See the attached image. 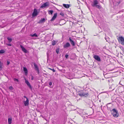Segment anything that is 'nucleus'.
<instances>
[{
    "label": "nucleus",
    "instance_id": "1",
    "mask_svg": "<svg viewBox=\"0 0 124 124\" xmlns=\"http://www.w3.org/2000/svg\"><path fill=\"white\" fill-rule=\"evenodd\" d=\"M112 114L113 116L115 117H117L118 115V111L115 109H113L112 110Z\"/></svg>",
    "mask_w": 124,
    "mask_h": 124
},
{
    "label": "nucleus",
    "instance_id": "2",
    "mask_svg": "<svg viewBox=\"0 0 124 124\" xmlns=\"http://www.w3.org/2000/svg\"><path fill=\"white\" fill-rule=\"evenodd\" d=\"M79 94L81 96H85L86 97L88 96V93H85L84 91H82L79 93Z\"/></svg>",
    "mask_w": 124,
    "mask_h": 124
},
{
    "label": "nucleus",
    "instance_id": "3",
    "mask_svg": "<svg viewBox=\"0 0 124 124\" xmlns=\"http://www.w3.org/2000/svg\"><path fill=\"white\" fill-rule=\"evenodd\" d=\"M39 12H38L36 9H34L33 12L32 14V16L33 17L36 16L38 15Z\"/></svg>",
    "mask_w": 124,
    "mask_h": 124
},
{
    "label": "nucleus",
    "instance_id": "4",
    "mask_svg": "<svg viewBox=\"0 0 124 124\" xmlns=\"http://www.w3.org/2000/svg\"><path fill=\"white\" fill-rule=\"evenodd\" d=\"M49 5V3L48 2H46L44 3L40 7V8H43L48 6Z\"/></svg>",
    "mask_w": 124,
    "mask_h": 124
},
{
    "label": "nucleus",
    "instance_id": "5",
    "mask_svg": "<svg viewBox=\"0 0 124 124\" xmlns=\"http://www.w3.org/2000/svg\"><path fill=\"white\" fill-rule=\"evenodd\" d=\"M25 79V83L29 87V88L31 89V90H32V88L31 85H30V83L28 80H27L26 79Z\"/></svg>",
    "mask_w": 124,
    "mask_h": 124
},
{
    "label": "nucleus",
    "instance_id": "6",
    "mask_svg": "<svg viewBox=\"0 0 124 124\" xmlns=\"http://www.w3.org/2000/svg\"><path fill=\"white\" fill-rule=\"evenodd\" d=\"M93 58L97 61L100 62L101 61L100 57L97 55H94L93 56Z\"/></svg>",
    "mask_w": 124,
    "mask_h": 124
},
{
    "label": "nucleus",
    "instance_id": "7",
    "mask_svg": "<svg viewBox=\"0 0 124 124\" xmlns=\"http://www.w3.org/2000/svg\"><path fill=\"white\" fill-rule=\"evenodd\" d=\"M98 3V1L97 0H94L93 1V3L92 4V6L93 7H95Z\"/></svg>",
    "mask_w": 124,
    "mask_h": 124
},
{
    "label": "nucleus",
    "instance_id": "8",
    "mask_svg": "<svg viewBox=\"0 0 124 124\" xmlns=\"http://www.w3.org/2000/svg\"><path fill=\"white\" fill-rule=\"evenodd\" d=\"M20 47L22 49V51L25 53H27V51L22 45H20Z\"/></svg>",
    "mask_w": 124,
    "mask_h": 124
},
{
    "label": "nucleus",
    "instance_id": "9",
    "mask_svg": "<svg viewBox=\"0 0 124 124\" xmlns=\"http://www.w3.org/2000/svg\"><path fill=\"white\" fill-rule=\"evenodd\" d=\"M124 38L122 36L119 37L118 40L120 42H121V44L122 43V42L123 41H124Z\"/></svg>",
    "mask_w": 124,
    "mask_h": 124
},
{
    "label": "nucleus",
    "instance_id": "10",
    "mask_svg": "<svg viewBox=\"0 0 124 124\" xmlns=\"http://www.w3.org/2000/svg\"><path fill=\"white\" fill-rule=\"evenodd\" d=\"M116 87V85H115L113 84H112L109 87V88L110 90H113Z\"/></svg>",
    "mask_w": 124,
    "mask_h": 124
},
{
    "label": "nucleus",
    "instance_id": "11",
    "mask_svg": "<svg viewBox=\"0 0 124 124\" xmlns=\"http://www.w3.org/2000/svg\"><path fill=\"white\" fill-rule=\"evenodd\" d=\"M24 104L25 106H28L29 104V101L28 98L25 101H24Z\"/></svg>",
    "mask_w": 124,
    "mask_h": 124
},
{
    "label": "nucleus",
    "instance_id": "12",
    "mask_svg": "<svg viewBox=\"0 0 124 124\" xmlns=\"http://www.w3.org/2000/svg\"><path fill=\"white\" fill-rule=\"evenodd\" d=\"M23 70L24 72L25 75H27L28 74V71L26 67H23Z\"/></svg>",
    "mask_w": 124,
    "mask_h": 124
},
{
    "label": "nucleus",
    "instance_id": "13",
    "mask_svg": "<svg viewBox=\"0 0 124 124\" xmlns=\"http://www.w3.org/2000/svg\"><path fill=\"white\" fill-rule=\"evenodd\" d=\"M34 65L35 70L37 71L38 73L39 74V70L37 66L35 63L34 64Z\"/></svg>",
    "mask_w": 124,
    "mask_h": 124
},
{
    "label": "nucleus",
    "instance_id": "14",
    "mask_svg": "<svg viewBox=\"0 0 124 124\" xmlns=\"http://www.w3.org/2000/svg\"><path fill=\"white\" fill-rule=\"evenodd\" d=\"M70 44L69 43L67 42L64 45L63 47L64 48H66L70 47Z\"/></svg>",
    "mask_w": 124,
    "mask_h": 124
},
{
    "label": "nucleus",
    "instance_id": "15",
    "mask_svg": "<svg viewBox=\"0 0 124 124\" xmlns=\"http://www.w3.org/2000/svg\"><path fill=\"white\" fill-rule=\"evenodd\" d=\"M57 16V13H54V15L53 16V17L52 19H51V21H53L54 20L55 18H56Z\"/></svg>",
    "mask_w": 124,
    "mask_h": 124
},
{
    "label": "nucleus",
    "instance_id": "16",
    "mask_svg": "<svg viewBox=\"0 0 124 124\" xmlns=\"http://www.w3.org/2000/svg\"><path fill=\"white\" fill-rule=\"evenodd\" d=\"M69 39L71 44L73 46L75 45V43L72 40L70 37L69 38Z\"/></svg>",
    "mask_w": 124,
    "mask_h": 124
},
{
    "label": "nucleus",
    "instance_id": "17",
    "mask_svg": "<svg viewBox=\"0 0 124 124\" xmlns=\"http://www.w3.org/2000/svg\"><path fill=\"white\" fill-rule=\"evenodd\" d=\"M63 5L65 8H68L70 7V5L68 4H63Z\"/></svg>",
    "mask_w": 124,
    "mask_h": 124
},
{
    "label": "nucleus",
    "instance_id": "18",
    "mask_svg": "<svg viewBox=\"0 0 124 124\" xmlns=\"http://www.w3.org/2000/svg\"><path fill=\"white\" fill-rule=\"evenodd\" d=\"M12 118H9L8 119V124H11L12 123Z\"/></svg>",
    "mask_w": 124,
    "mask_h": 124
},
{
    "label": "nucleus",
    "instance_id": "19",
    "mask_svg": "<svg viewBox=\"0 0 124 124\" xmlns=\"http://www.w3.org/2000/svg\"><path fill=\"white\" fill-rule=\"evenodd\" d=\"M45 18H43L41 19L40 20L39 22V23H42L43 22H44L45 21Z\"/></svg>",
    "mask_w": 124,
    "mask_h": 124
},
{
    "label": "nucleus",
    "instance_id": "20",
    "mask_svg": "<svg viewBox=\"0 0 124 124\" xmlns=\"http://www.w3.org/2000/svg\"><path fill=\"white\" fill-rule=\"evenodd\" d=\"M7 39L9 41V43L11 42L12 40V39L11 38L8 37H7Z\"/></svg>",
    "mask_w": 124,
    "mask_h": 124
},
{
    "label": "nucleus",
    "instance_id": "21",
    "mask_svg": "<svg viewBox=\"0 0 124 124\" xmlns=\"http://www.w3.org/2000/svg\"><path fill=\"white\" fill-rule=\"evenodd\" d=\"M31 36L32 37H37L38 36L37 34L36 33H34L33 34H31Z\"/></svg>",
    "mask_w": 124,
    "mask_h": 124
},
{
    "label": "nucleus",
    "instance_id": "22",
    "mask_svg": "<svg viewBox=\"0 0 124 124\" xmlns=\"http://www.w3.org/2000/svg\"><path fill=\"white\" fill-rule=\"evenodd\" d=\"M56 43V42L55 40H53L52 42V45L53 46Z\"/></svg>",
    "mask_w": 124,
    "mask_h": 124
},
{
    "label": "nucleus",
    "instance_id": "23",
    "mask_svg": "<svg viewBox=\"0 0 124 124\" xmlns=\"http://www.w3.org/2000/svg\"><path fill=\"white\" fill-rule=\"evenodd\" d=\"M5 51L3 50H0V54H3L5 53Z\"/></svg>",
    "mask_w": 124,
    "mask_h": 124
},
{
    "label": "nucleus",
    "instance_id": "24",
    "mask_svg": "<svg viewBox=\"0 0 124 124\" xmlns=\"http://www.w3.org/2000/svg\"><path fill=\"white\" fill-rule=\"evenodd\" d=\"M97 8L99 9H100L101 8V7L100 5H96L95 6Z\"/></svg>",
    "mask_w": 124,
    "mask_h": 124
},
{
    "label": "nucleus",
    "instance_id": "25",
    "mask_svg": "<svg viewBox=\"0 0 124 124\" xmlns=\"http://www.w3.org/2000/svg\"><path fill=\"white\" fill-rule=\"evenodd\" d=\"M59 48H57L56 50V53L57 54H58L59 52Z\"/></svg>",
    "mask_w": 124,
    "mask_h": 124
},
{
    "label": "nucleus",
    "instance_id": "26",
    "mask_svg": "<svg viewBox=\"0 0 124 124\" xmlns=\"http://www.w3.org/2000/svg\"><path fill=\"white\" fill-rule=\"evenodd\" d=\"M53 12V11L52 10H50L48 11V13L49 14H52Z\"/></svg>",
    "mask_w": 124,
    "mask_h": 124
},
{
    "label": "nucleus",
    "instance_id": "27",
    "mask_svg": "<svg viewBox=\"0 0 124 124\" xmlns=\"http://www.w3.org/2000/svg\"><path fill=\"white\" fill-rule=\"evenodd\" d=\"M49 69L52 70L54 72L55 71V70L54 69H52L49 68Z\"/></svg>",
    "mask_w": 124,
    "mask_h": 124
},
{
    "label": "nucleus",
    "instance_id": "28",
    "mask_svg": "<svg viewBox=\"0 0 124 124\" xmlns=\"http://www.w3.org/2000/svg\"><path fill=\"white\" fill-rule=\"evenodd\" d=\"M9 88L10 90H12V89H13V88L12 86H10L9 87Z\"/></svg>",
    "mask_w": 124,
    "mask_h": 124
},
{
    "label": "nucleus",
    "instance_id": "29",
    "mask_svg": "<svg viewBox=\"0 0 124 124\" xmlns=\"http://www.w3.org/2000/svg\"><path fill=\"white\" fill-rule=\"evenodd\" d=\"M80 29H81V31H82V30H83L82 29H84V30H85V28H84L83 27H80L79 28Z\"/></svg>",
    "mask_w": 124,
    "mask_h": 124
},
{
    "label": "nucleus",
    "instance_id": "30",
    "mask_svg": "<svg viewBox=\"0 0 124 124\" xmlns=\"http://www.w3.org/2000/svg\"><path fill=\"white\" fill-rule=\"evenodd\" d=\"M60 15H61L62 16H64V14L62 12H61L60 13Z\"/></svg>",
    "mask_w": 124,
    "mask_h": 124
},
{
    "label": "nucleus",
    "instance_id": "31",
    "mask_svg": "<svg viewBox=\"0 0 124 124\" xmlns=\"http://www.w3.org/2000/svg\"><path fill=\"white\" fill-rule=\"evenodd\" d=\"M14 81H17V82H18L19 81L18 79L16 78H15L14 79Z\"/></svg>",
    "mask_w": 124,
    "mask_h": 124
},
{
    "label": "nucleus",
    "instance_id": "32",
    "mask_svg": "<svg viewBox=\"0 0 124 124\" xmlns=\"http://www.w3.org/2000/svg\"><path fill=\"white\" fill-rule=\"evenodd\" d=\"M10 63L9 61H7V65H8Z\"/></svg>",
    "mask_w": 124,
    "mask_h": 124
},
{
    "label": "nucleus",
    "instance_id": "33",
    "mask_svg": "<svg viewBox=\"0 0 124 124\" xmlns=\"http://www.w3.org/2000/svg\"><path fill=\"white\" fill-rule=\"evenodd\" d=\"M68 56V54H66L65 55V56L66 58H67Z\"/></svg>",
    "mask_w": 124,
    "mask_h": 124
},
{
    "label": "nucleus",
    "instance_id": "34",
    "mask_svg": "<svg viewBox=\"0 0 124 124\" xmlns=\"http://www.w3.org/2000/svg\"><path fill=\"white\" fill-rule=\"evenodd\" d=\"M49 85H50V86H51L52 85V82H50L49 83Z\"/></svg>",
    "mask_w": 124,
    "mask_h": 124
},
{
    "label": "nucleus",
    "instance_id": "35",
    "mask_svg": "<svg viewBox=\"0 0 124 124\" xmlns=\"http://www.w3.org/2000/svg\"><path fill=\"white\" fill-rule=\"evenodd\" d=\"M8 46H11V44L10 43H8L6 44Z\"/></svg>",
    "mask_w": 124,
    "mask_h": 124
},
{
    "label": "nucleus",
    "instance_id": "36",
    "mask_svg": "<svg viewBox=\"0 0 124 124\" xmlns=\"http://www.w3.org/2000/svg\"><path fill=\"white\" fill-rule=\"evenodd\" d=\"M34 79V77H33V76H31V80H33Z\"/></svg>",
    "mask_w": 124,
    "mask_h": 124
},
{
    "label": "nucleus",
    "instance_id": "37",
    "mask_svg": "<svg viewBox=\"0 0 124 124\" xmlns=\"http://www.w3.org/2000/svg\"><path fill=\"white\" fill-rule=\"evenodd\" d=\"M23 97L24 98H26V100L27 99V98L25 96H23Z\"/></svg>",
    "mask_w": 124,
    "mask_h": 124
},
{
    "label": "nucleus",
    "instance_id": "38",
    "mask_svg": "<svg viewBox=\"0 0 124 124\" xmlns=\"http://www.w3.org/2000/svg\"><path fill=\"white\" fill-rule=\"evenodd\" d=\"M104 77H105V78H107V77H106V75H104Z\"/></svg>",
    "mask_w": 124,
    "mask_h": 124
},
{
    "label": "nucleus",
    "instance_id": "39",
    "mask_svg": "<svg viewBox=\"0 0 124 124\" xmlns=\"http://www.w3.org/2000/svg\"><path fill=\"white\" fill-rule=\"evenodd\" d=\"M108 82H109L110 81H112V80H108Z\"/></svg>",
    "mask_w": 124,
    "mask_h": 124
},
{
    "label": "nucleus",
    "instance_id": "40",
    "mask_svg": "<svg viewBox=\"0 0 124 124\" xmlns=\"http://www.w3.org/2000/svg\"><path fill=\"white\" fill-rule=\"evenodd\" d=\"M94 35V36H96V35H97V34H96V35Z\"/></svg>",
    "mask_w": 124,
    "mask_h": 124
},
{
    "label": "nucleus",
    "instance_id": "41",
    "mask_svg": "<svg viewBox=\"0 0 124 124\" xmlns=\"http://www.w3.org/2000/svg\"><path fill=\"white\" fill-rule=\"evenodd\" d=\"M105 39H106V38H105Z\"/></svg>",
    "mask_w": 124,
    "mask_h": 124
}]
</instances>
